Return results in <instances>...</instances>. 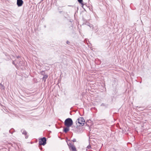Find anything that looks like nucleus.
Segmentation results:
<instances>
[{
    "label": "nucleus",
    "mask_w": 151,
    "mask_h": 151,
    "mask_svg": "<svg viewBox=\"0 0 151 151\" xmlns=\"http://www.w3.org/2000/svg\"><path fill=\"white\" fill-rule=\"evenodd\" d=\"M73 124L72 119L70 118H68L65 119L64 124L67 127H70Z\"/></svg>",
    "instance_id": "f257e3e1"
},
{
    "label": "nucleus",
    "mask_w": 151,
    "mask_h": 151,
    "mask_svg": "<svg viewBox=\"0 0 151 151\" xmlns=\"http://www.w3.org/2000/svg\"><path fill=\"white\" fill-rule=\"evenodd\" d=\"M76 122V124L78 123L79 125H81L82 126L84 124L85 120L83 118L81 117L78 118Z\"/></svg>",
    "instance_id": "f03ea898"
},
{
    "label": "nucleus",
    "mask_w": 151,
    "mask_h": 151,
    "mask_svg": "<svg viewBox=\"0 0 151 151\" xmlns=\"http://www.w3.org/2000/svg\"><path fill=\"white\" fill-rule=\"evenodd\" d=\"M46 138L43 137L42 138H41L39 140V146L40 145H45L46 143Z\"/></svg>",
    "instance_id": "7ed1b4c3"
},
{
    "label": "nucleus",
    "mask_w": 151,
    "mask_h": 151,
    "mask_svg": "<svg viewBox=\"0 0 151 151\" xmlns=\"http://www.w3.org/2000/svg\"><path fill=\"white\" fill-rule=\"evenodd\" d=\"M66 142L70 151H77L76 148L72 144L70 143H68L67 141Z\"/></svg>",
    "instance_id": "20e7f679"
},
{
    "label": "nucleus",
    "mask_w": 151,
    "mask_h": 151,
    "mask_svg": "<svg viewBox=\"0 0 151 151\" xmlns=\"http://www.w3.org/2000/svg\"><path fill=\"white\" fill-rule=\"evenodd\" d=\"M23 3L22 0H17V4L18 6H21Z\"/></svg>",
    "instance_id": "39448f33"
},
{
    "label": "nucleus",
    "mask_w": 151,
    "mask_h": 151,
    "mask_svg": "<svg viewBox=\"0 0 151 151\" xmlns=\"http://www.w3.org/2000/svg\"><path fill=\"white\" fill-rule=\"evenodd\" d=\"M77 132L78 133H81L82 132V128L77 127Z\"/></svg>",
    "instance_id": "423d86ee"
},
{
    "label": "nucleus",
    "mask_w": 151,
    "mask_h": 151,
    "mask_svg": "<svg viewBox=\"0 0 151 151\" xmlns=\"http://www.w3.org/2000/svg\"><path fill=\"white\" fill-rule=\"evenodd\" d=\"M69 127H67L65 128L64 129V131L66 133L69 130Z\"/></svg>",
    "instance_id": "0eeeda50"
},
{
    "label": "nucleus",
    "mask_w": 151,
    "mask_h": 151,
    "mask_svg": "<svg viewBox=\"0 0 151 151\" xmlns=\"http://www.w3.org/2000/svg\"><path fill=\"white\" fill-rule=\"evenodd\" d=\"M21 132L23 134L26 135L27 134V132L24 129H22L21 130Z\"/></svg>",
    "instance_id": "6e6552de"
},
{
    "label": "nucleus",
    "mask_w": 151,
    "mask_h": 151,
    "mask_svg": "<svg viewBox=\"0 0 151 151\" xmlns=\"http://www.w3.org/2000/svg\"><path fill=\"white\" fill-rule=\"evenodd\" d=\"M48 77V76L47 75H45L42 78V79H44L45 78V79H47Z\"/></svg>",
    "instance_id": "1a4fd4ad"
},
{
    "label": "nucleus",
    "mask_w": 151,
    "mask_h": 151,
    "mask_svg": "<svg viewBox=\"0 0 151 151\" xmlns=\"http://www.w3.org/2000/svg\"><path fill=\"white\" fill-rule=\"evenodd\" d=\"M78 1L81 4L83 1V0H78Z\"/></svg>",
    "instance_id": "9d476101"
},
{
    "label": "nucleus",
    "mask_w": 151,
    "mask_h": 151,
    "mask_svg": "<svg viewBox=\"0 0 151 151\" xmlns=\"http://www.w3.org/2000/svg\"><path fill=\"white\" fill-rule=\"evenodd\" d=\"M17 64H18L19 66L22 65V64L20 63V62H19V63L17 62Z\"/></svg>",
    "instance_id": "9b49d317"
},
{
    "label": "nucleus",
    "mask_w": 151,
    "mask_h": 151,
    "mask_svg": "<svg viewBox=\"0 0 151 151\" xmlns=\"http://www.w3.org/2000/svg\"><path fill=\"white\" fill-rule=\"evenodd\" d=\"M72 141L73 142H76V139H73L72 140Z\"/></svg>",
    "instance_id": "f8f14e48"
},
{
    "label": "nucleus",
    "mask_w": 151,
    "mask_h": 151,
    "mask_svg": "<svg viewBox=\"0 0 151 151\" xmlns=\"http://www.w3.org/2000/svg\"><path fill=\"white\" fill-rule=\"evenodd\" d=\"M87 148H88V149H90L91 148V146L90 145H88L87 147Z\"/></svg>",
    "instance_id": "ddd939ff"
},
{
    "label": "nucleus",
    "mask_w": 151,
    "mask_h": 151,
    "mask_svg": "<svg viewBox=\"0 0 151 151\" xmlns=\"http://www.w3.org/2000/svg\"><path fill=\"white\" fill-rule=\"evenodd\" d=\"M12 63L14 65H16V64L15 63V62L14 61H13V62H12Z\"/></svg>",
    "instance_id": "4468645a"
},
{
    "label": "nucleus",
    "mask_w": 151,
    "mask_h": 151,
    "mask_svg": "<svg viewBox=\"0 0 151 151\" xmlns=\"http://www.w3.org/2000/svg\"><path fill=\"white\" fill-rule=\"evenodd\" d=\"M1 86H2L3 89H4V87L3 86V85H1Z\"/></svg>",
    "instance_id": "2eb2a0df"
},
{
    "label": "nucleus",
    "mask_w": 151,
    "mask_h": 151,
    "mask_svg": "<svg viewBox=\"0 0 151 151\" xmlns=\"http://www.w3.org/2000/svg\"><path fill=\"white\" fill-rule=\"evenodd\" d=\"M28 138V136H27L25 137V138L26 139H27V138Z\"/></svg>",
    "instance_id": "dca6fc26"
},
{
    "label": "nucleus",
    "mask_w": 151,
    "mask_h": 151,
    "mask_svg": "<svg viewBox=\"0 0 151 151\" xmlns=\"http://www.w3.org/2000/svg\"><path fill=\"white\" fill-rule=\"evenodd\" d=\"M19 58V56H17V59H18V58Z\"/></svg>",
    "instance_id": "f3484780"
},
{
    "label": "nucleus",
    "mask_w": 151,
    "mask_h": 151,
    "mask_svg": "<svg viewBox=\"0 0 151 151\" xmlns=\"http://www.w3.org/2000/svg\"><path fill=\"white\" fill-rule=\"evenodd\" d=\"M68 41H67V43L68 44Z\"/></svg>",
    "instance_id": "a211bd4d"
}]
</instances>
